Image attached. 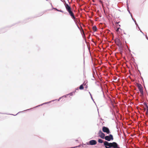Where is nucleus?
I'll list each match as a JSON object with an SVG mask.
<instances>
[{
    "instance_id": "423d86ee",
    "label": "nucleus",
    "mask_w": 148,
    "mask_h": 148,
    "mask_svg": "<svg viewBox=\"0 0 148 148\" xmlns=\"http://www.w3.org/2000/svg\"><path fill=\"white\" fill-rule=\"evenodd\" d=\"M97 142L95 140H91L89 141V144L91 145H94L96 144Z\"/></svg>"
},
{
    "instance_id": "2eb2a0df",
    "label": "nucleus",
    "mask_w": 148,
    "mask_h": 148,
    "mask_svg": "<svg viewBox=\"0 0 148 148\" xmlns=\"http://www.w3.org/2000/svg\"><path fill=\"white\" fill-rule=\"evenodd\" d=\"M57 10V11H60V12H63L62 11V10H59H59Z\"/></svg>"
},
{
    "instance_id": "9b49d317",
    "label": "nucleus",
    "mask_w": 148,
    "mask_h": 148,
    "mask_svg": "<svg viewBox=\"0 0 148 148\" xmlns=\"http://www.w3.org/2000/svg\"><path fill=\"white\" fill-rule=\"evenodd\" d=\"M98 142L99 143H102L103 142V140L100 139H99L98 140Z\"/></svg>"
},
{
    "instance_id": "20e7f679",
    "label": "nucleus",
    "mask_w": 148,
    "mask_h": 148,
    "mask_svg": "<svg viewBox=\"0 0 148 148\" xmlns=\"http://www.w3.org/2000/svg\"><path fill=\"white\" fill-rule=\"evenodd\" d=\"M69 13V14L71 16V18L73 19V20H75V17L74 16V14L73 12L71 10L69 11L68 12Z\"/></svg>"
},
{
    "instance_id": "ddd939ff",
    "label": "nucleus",
    "mask_w": 148,
    "mask_h": 148,
    "mask_svg": "<svg viewBox=\"0 0 148 148\" xmlns=\"http://www.w3.org/2000/svg\"><path fill=\"white\" fill-rule=\"evenodd\" d=\"M139 91H140V94H141V95H143L144 92H143V90H139Z\"/></svg>"
},
{
    "instance_id": "f8f14e48",
    "label": "nucleus",
    "mask_w": 148,
    "mask_h": 148,
    "mask_svg": "<svg viewBox=\"0 0 148 148\" xmlns=\"http://www.w3.org/2000/svg\"><path fill=\"white\" fill-rule=\"evenodd\" d=\"M76 90H78V88H77V89H76L75 90V92H71V93H70V95H73V93H75V92H76Z\"/></svg>"
},
{
    "instance_id": "1a4fd4ad",
    "label": "nucleus",
    "mask_w": 148,
    "mask_h": 148,
    "mask_svg": "<svg viewBox=\"0 0 148 148\" xmlns=\"http://www.w3.org/2000/svg\"><path fill=\"white\" fill-rule=\"evenodd\" d=\"M85 85V84H83L81 85L79 88V89L81 90H83L84 88V86Z\"/></svg>"
},
{
    "instance_id": "f257e3e1",
    "label": "nucleus",
    "mask_w": 148,
    "mask_h": 148,
    "mask_svg": "<svg viewBox=\"0 0 148 148\" xmlns=\"http://www.w3.org/2000/svg\"><path fill=\"white\" fill-rule=\"evenodd\" d=\"M104 139L106 140L110 141L111 140H113L114 138L112 135L110 134L109 136H105Z\"/></svg>"
},
{
    "instance_id": "7ed1b4c3",
    "label": "nucleus",
    "mask_w": 148,
    "mask_h": 148,
    "mask_svg": "<svg viewBox=\"0 0 148 148\" xmlns=\"http://www.w3.org/2000/svg\"><path fill=\"white\" fill-rule=\"evenodd\" d=\"M99 136L102 139H104L105 137V134L102 132L101 130H100L98 133Z\"/></svg>"
},
{
    "instance_id": "0eeeda50",
    "label": "nucleus",
    "mask_w": 148,
    "mask_h": 148,
    "mask_svg": "<svg viewBox=\"0 0 148 148\" xmlns=\"http://www.w3.org/2000/svg\"><path fill=\"white\" fill-rule=\"evenodd\" d=\"M115 42L116 43H117V45H121V40L120 39L118 38L116 39L115 40Z\"/></svg>"
},
{
    "instance_id": "9d476101",
    "label": "nucleus",
    "mask_w": 148,
    "mask_h": 148,
    "mask_svg": "<svg viewBox=\"0 0 148 148\" xmlns=\"http://www.w3.org/2000/svg\"><path fill=\"white\" fill-rule=\"evenodd\" d=\"M92 29L94 32H96L97 31V28L96 26H94L92 27Z\"/></svg>"
},
{
    "instance_id": "f03ea898",
    "label": "nucleus",
    "mask_w": 148,
    "mask_h": 148,
    "mask_svg": "<svg viewBox=\"0 0 148 148\" xmlns=\"http://www.w3.org/2000/svg\"><path fill=\"white\" fill-rule=\"evenodd\" d=\"M103 131L107 134H109L110 132L109 129L105 126H103L102 127Z\"/></svg>"
},
{
    "instance_id": "4468645a",
    "label": "nucleus",
    "mask_w": 148,
    "mask_h": 148,
    "mask_svg": "<svg viewBox=\"0 0 148 148\" xmlns=\"http://www.w3.org/2000/svg\"><path fill=\"white\" fill-rule=\"evenodd\" d=\"M119 29H120V28H118L117 29H116V31L117 32H118V31H119Z\"/></svg>"
},
{
    "instance_id": "6e6552de",
    "label": "nucleus",
    "mask_w": 148,
    "mask_h": 148,
    "mask_svg": "<svg viewBox=\"0 0 148 148\" xmlns=\"http://www.w3.org/2000/svg\"><path fill=\"white\" fill-rule=\"evenodd\" d=\"M137 86L139 90H143V87L142 85L139 84H137Z\"/></svg>"
},
{
    "instance_id": "dca6fc26",
    "label": "nucleus",
    "mask_w": 148,
    "mask_h": 148,
    "mask_svg": "<svg viewBox=\"0 0 148 148\" xmlns=\"http://www.w3.org/2000/svg\"><path fill=\"white\" fill-rule=\"evenodd\" d=\"M147 111H148V109L147 110Z\"/></svg>"
},
{
    "instance_id": "39448f33",
    "label": "nucleus",
    "mask_w": 148,
    "mask_h": 148,
    "mask_svg": "<svg viewBox=\"0 0 148 148\" xmlns=\"http://www.w3.org/2000/svg\"><path fill=\"white\" fill-rule=\"evenodd\" d=\"M65 5L66 9L68 12L71 10V8L68 4L65 3Z\"/></svg>"
}]
</instances>
